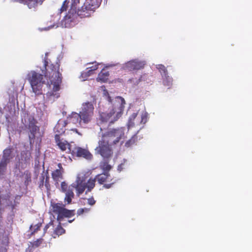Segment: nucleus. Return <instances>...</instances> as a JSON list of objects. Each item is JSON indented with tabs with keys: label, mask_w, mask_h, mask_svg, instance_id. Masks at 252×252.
I'll use <instances>...</instances> for the list:
<instances>
[{
	"label": "nucleus",
	"mask_w": 252,
	"mask_h": 252,
	"mask_svg": "<svg viewBox=\"0 0 252 252\" xmlns=\"http://www.w3.org/2000/svg\"><path fill=\"white\" fill-rule=\"evenodd\" d=\"M45 65L46 72L45 75V80L42 74L34 70L28 71L25 76V80L30 84L32 92L36 95L43 94L44 86L49 87V90L46 94L47 99L49 101H54L60 96L59 91L62 83L61 74L59 72V65L51 64Z\"/></svg>",
	"instance_id": "nucleus-1"
},
{
	"label": "nucleus",
	"mask_w": 252,
	"mask_h": 252,
	"mask_svg": "<svg viewBox=\"0 0 252 252\" xmlns=\"http://www.w3.org/2000/svg\"><path fill=\"white\" fill-rule=\"evenodd\" d=\"M103 100L99 107V125H109L117 121L122 116L126 105L121 96H112L106 90L103 91Z\"/></svg>",
	"instance_id": "nucleus-2"
},
{
	"label": "nucleus",
	"mask_w": 252,
	"mask_h": 252,
	"mask_svg": "<svg viewBox=\"0 0 252 252\" xmlns=\"http://www.w3.org/2000/svg\"><path fill=\"white\" fill-rule=\"evenodd\" d=\"M94 107L91 102L83 103L79 113L72 112L67 118V120H60L55 126L54 130L55 135L59 136L63 133L66 129L71 126L84 127L90 123L94 117Z\"/></svg>",
	"instance_id": "nucleus-3"
},
{
	"label": "nucleus",
	"mask_w": 252,
	"mask_h": 252,
	"mask_svg": "<svg viewBox=\"0 0 252 252\" xmlns=\"http://www.w3.org/2000/svg\"><path fill=\"white\" fill-rule=\"evenodd\" d=\"M90 174V171H81L77 174L75 181L69 186L67 191L65 193V202H66L67 204L71 203L74 195L72 188L76 189L77 195L79 196L85 191L86 189H87V192H89L94 188V180L90 179L87 183L86 182V179Z\"/></svg>",
	"instance_id": "nucleus-4"
},
{
	"label": "nucleus",
	"mask_w": 252,
	"mask_h": 252,
	"mask_svg": "<svg viewBox=\"0 0 252 252\" xmlns=\"http://www.w3.org/2000/svg\"><path fill=\"white\" fill-rule=\"evenodd\" d=\"M51 211L55 214L57 215V220L59 222V225L54 230L53 233L52 234L53 237L56 238L65 232L60 224L63 218H70L74 216V211L72 210H67L64 208V205L60 203H52Z\"/></svg>",
	"instance_id": "nucleus-5"
},
{
	"label": "nucleus",
	"mask_w": 252,
	"mask_h": 252,
	"mask_svg": "<svg viewBox=\"0 0 252 252\" xmlns=\"http://www.w3.org/2000/svg\"><path fill=\"white\" fill-rule=\"evenodd\" d=\"M148 115V113L145 109L133 113L128 118L127 123V128L129 129L134 127H137V129H141L147 122Z\"/></svg>",
	"instance_id": "nucleus-6"
},
{
	"label": "nucleus",
	"mask_w": 252,
	"mask_h": 252,
	"mask_svg": "<svg viewBox=\"0 0 252 252\" xmlns=\"http://www.w3.org/2000/svg\"><path fill=\"white\" fill-rule=\"evenodd\" d=\"M128 129L125 127H118L109 129L103 136L107 137L111 143L116 144L123 143L127 137Z\"/></svg>",
	"instance_id": "nucleus-7"
},
{
	"label": "nucleus",
	"mask_w": 252,
	"mask_h": 252,
	"mask_svg": "<svg viewBox=\"0 0 252 252\" xmlns=\"http://www.w3.org/2000/svg\"><path fill=\"white\" fill-rule=\"evenodd\" d=\"M22 121L25 127L29 129V138L31 144L32 139L39 138L41 136L39 127L35 125V120L33 117L28 114H23Z\"/></svg>",
	"instance_id": "nucleus-8"
},
{
	"label": "nucleus",
	"mask_w": 252,
	"mask_h": 252,
	"mask_svg": "<svg viewBox=\"0 0 252 252\" xmlns=\"http://www.w3.org/2000/svg\"><path fill=\"white\" fill-rule=\"evenodd\" d=\"M112 144L107 137L103 135L101 139L98 141V146L95 148V151L104 159H108L113 154Z\"/></svg>",
	"instance_id": "nucleus-9"
},
{
	"label": "nucleus",
	"mask_w": 252,
	"mask_h": 252,
	"mask_svg": "<svg viewBox=\"0 0 252 252\" xmlns=\"http://www.w3.org/2000/svg\"><path fill=\"white\" fill-rule=\"evenodd\" d=\"M146 63L144 61H141L138 59H134L128 61L123 64L122 68L126 70L132 71L142 69Z\"/></svg>",
	"instance_id": "nucleus-10"
},
{
	"label": "nucleus",
	"mask_w": 252,
	"mask_h": 252,
	"mask_svg": "<svg viewBox=\"0 0 252 252\" xmlns=\"http://www.w3.org/2000/svg\"><path fill=\"white\" fill-rule=\"evenodd\" d=\"M88 65V66L86 70L83 71L79 77L82 81L87 80L88 77L93 74L94 72L98 68L99 65L102 66V63H98L96 62L89 63Z\"/></svg>",
	"instance_id": "nucleus-11"
},
{
	"label": "nucleus",
	"mask_w": 252,
	"mask_h": 252,
	"mask_svg": "<svg viewBox=\"0 0 252 252\" xmlns=\"http://www.w3.org/2000/svg\"><path fill=\"white\" fill-rule=\"evenodd\" d=\"M72 153L76 154L77 157H82L88 160L91 159L93 157L92 155L87 149L79 147L74 148Z\"/></svg>",
	"instance_id": "nucleus-12"
},
{
	"label": "nucleus",
	"mask_w": 252,
	"mask_h": 252,
	"mask_svg": "<svg viewBox=\"0 0 252 252\" xmlns=\"http://www.w3.org/2000/svg\"><path fill=\"white\" fill-rule=\"evenodd\" d=\"M55 140L57 145L62 151L67 150L68 152L72 153L73 148L71 144L63 139H60L59 136L57 135H55Z\"/></svg>",
	"instance_id": "nucleus-13"
},
{
	"label": "nucleus",
	"mask_w": 252,
	"mask_h": 252,
	"mask_svg": "<svg viewBox=\"0 0 252 252\" xmlns=\"http://www.w3.org/2000/svg\"><path fill=\"white\" fill-rule=\"evenodd\" d=\"M101 0H87L84 4L83 9L88 11L90 14L99 7Z\"/></svg>",
	"instance_id": "nucleus-14"
},
{
	"label": "nucleus",
	"mask_w": 252,
	"mask_h": 252,
	"mask_svg": "<svg viewBox=\"0 0 252 252\" xmlns=\"http://www.w3.org/2000/svg\"><path fill=\"white\" fill-rule=\"evenodd\" d=\"M58 168L54 171L52 173V178L55 182L56 186L59 185V183L63 179V168L61 163H59Z\"/></svg>",
	"instance_id": "nucleus-15"
},
{
	"label": "nucleus",
	"mask_w": 252,
	"mask_h": 252,
	"mask_svg": "<svg viewBox=\"0 0 252 252\" xmlns=\"http://www.w3.org/2000/svg\"><path fill=\"white\" fill-rule=\"evenodd\" d=\"M92 179V178H91ZM95 179H96L98 181V182L102 184L105 182L109 181L110 179V176L108 174L107 172H104L103 173L98 175L96 176V178L94 179H93V180H94L95 181Z\"/></svg>",
	"instance_id": "nucleus-16"
},
{
	"label": "nucleus",
	"mask_w": 252,
	"mask_h": 252,
	"mask_svg": "<svg viewBox=\"0 0 252 252\" xmlns=\"http://www.w3.org/2000/svg\"><path fill=\"white\" fill-rule=\"evenodd\" d=\"M109 75V73L108 71L103 69L98 74L96 80L101 83L106 82L108 79Z\"/></svg>",
	"instance_id": "nucleus-17"
},
{
	"label": "nucleus",
	"mask_w": 252,
	"mask_h": 252,
	"mask_svg": "<svg viewBox=\"0 0 252 252\" xmlns=\"http://www.w3.org/2000/svg\"><path fill=\"white\" fill-rule=\"evenodd\" d=\"M163 84L165 86L169 88L172 84V79L167 73L165 75H162Z\"/></svg>",
	"instance_id": "nucleus-18"
},
{
	"label": "nucleus",
	"mask_w": 252,
	"mask_h": 252,
	"mask_svg": "<svg viewBox=\"0 0 252 252\" xmlns=\"http://www.w3.org/2000/svg\"><path fill=\"white\" fill-rule=\"evenodd\" d=\"M72 12H69L64 17V20L68 22L71 21V19L73 16V14L76 13V8L72 7L71 10Z\"/></svg>",
	"instance_id": "nucleus-19"
},
{
	"label": "nucleus",
	"mask_w": 252,
	"mask_h": 252,
	"mask_svg": "<svg viewBox=\"0 0 252 252\" xmlns=\"http://www.w3.org/2000/svg\"><path fill=\"white\" fill-rule=\"evenodd\" d=\"M156 68L159 70L162 76L167 73L165 67L162 64L157 65Z\"/></svg>",
	"instance_id": "nucleus-20"
},
{
	"label": "nucleus",
	"mask_w": 252,
	"mask_h": 252,
	"mask_svg": "<svg viewBox=\"0 0 252 252\" xmlns=\"http://www.w3.org/2000/svg\"><path fill=\"white\" fill-rule=\"evenodd\" d=\"M100 167L104 171V172H107V171H109L111 168V166L105 162H102L100 164Z\"/></svg>",
	"instance_id": "nucleus-21"
},
{
	"label": "nucleus",
	"mask_w": 252,
	"mask_h": 252,
	"mask_svg": "<svg viewBox=\"0 0 252 252\" xmlns=\"http://www.w3.org/2000/svg\"><path fill=\"white\" fill-rule=\"evenodd\" d=\"M41 223L39 222L35 225L32 224L30 227V229L32 234L35 233L41 226Z\"/></svg>",
	"instance_id": "nucleus-22"
},
{
	"label": "nucleus",
	"mask_w": 252,
	"mask_h": 252,
	"mask_svg": "<svg viewBox=\"0 0 252 252\" xmlns=\"http://www.w3.org/2000/svg\"><path fill=\"white\" fill-rule=\"evenodd\" d=\"M69 187H68L67 184L65 182H62L61 185V190L62 191L65 193L67 191Z\"/></svg>",
	"instance_id": "nucleus-23"
},
{
	"label": "nucleus",
	"mask_w": 252,
	"mask_h": 252,
	"mask_svg": "<svg viewBox=\"0 0 252 252\" xmlns=\"http://www.w3.org/2000/svg\"><path fill=\"white\" fill-rule=\"evenodd\" d=\"M43 239H39L34 241L33 243V245L36 247H38L40 246H42V247L44 246V243H43Z\"/></svg>",
	"instance_id": "nucleus-24"
},
{
	"label": "nucleus",
	"mask_w": 252,
	"mask_h": 252,
	"mask_svg": "<svg viewBox=\"0 0 252 252\" xmlns=\"http://www.w3.org/2000/svg\"><path fill=\"white\" fill-rule=\"evenodd\" d=\"M89 211H90V209L86 208H83V209H80L78 210L77 214L79 215H80L82 214L84 212L88 213L89 212Z\"/></svg>",
	"instance_id": "nucleus-25"
},
{
	"label": "nucleus",
	"mask_w": 252,
	"mask_h": 252,
	"mask_svg": "<svg viewBox=\"0 0 252 252\" xmlns=\"http://www.w3.org/2000/svg\"><path fill=\"white\" fill-rule=\"evenodd\" d=\"M134 137H132V138L128 141H126V142L125 143V146L128 147L131 146L133 143H134Z\"/></svg>",
	"instance_id": "nucleus-26"
},
{
	"label": "nucleus",
	"mask_w": 252,
	"mask_h": 252,
	"mask_svg": "<svg viewBox=\"0 0 252 252\" xmlns=\"http://www.w3.org/2000/svg\"><path fill=\"white\" fill-rule=\"evenodd\" d=\"M128 81L129 82L133 84L134 85H137L140 82V79H137L132 78V79H129Z\"/></svg>",
	"instance_id": "nucleus-27"
},
{
	"label": "nucleus",
	"mask_w": 252,
	"mask_h": 252,
	"mask_svg": "<svg viewBox=\"0 0 252 252\" xmlns=\"http://www.w3.org/2000/svg\"><path fill=\"white\" fill-rule=\"evenodd\" d=\"M53 225H54V223H53V221H51L47 225H46V226L44 228V231H46L47 230V229L50 227H53Z\"/></svg>",
	"instance_id": "nucleus-28"
},
{
	"label": "nucleus",
	"mask_w": 252,
	"mask_h": 252,
	"mask_svg": "<svg viewBox=\"0 0 252 252\" xmlns=\"http://www.w3.org/2000/svg\"><path fill=\"white\" fill-rule=\"evenodd\" d=\"M66 1H64L63 2V5L60 9L61 12H62L66 10Z\"/></svg>",
	"instance_id": "nucleus-29"
},
{
	"label": "nucleus",
	"mask_w": 252,
	"mask_h": 252,
	"mask_svg": "<svg viewBox=\"0 0 252 252\" xmlns=\"http://www.w3.org/2000/svg\"><path fill=\"white\" fill-rule=\"evenodd\" d=\"M95 200L93 198H90L88 199V203L90 205H93L95 204Z\"/></svg>",
	"instance_id": "nucleus-30"
},
{
	"label": "nucleus",
	"mask_w": 252,
	"mask_h": 252,
	"mask_svg": "<svg viewBox=\"0 0 252 252\" xmlns=\"http://www.w3.org/2000/svg\"><path fill=\"white\" fill-rule=\"evenodd\" d=\"M114 183L113 182L111 184H105L104 185V187L105 188H107V189H109L111 187V185L112 184H113Z\"/></svg>",
	"instance_id": "nucleus-31"
},
{
	"label": "nucleus",
	"mask_w": 252,
	"mask_h": 252,
	"mask_svg": "<svg viewBox=\"0 0 252 252\" xmlns=\"http://www.w3.org/2000/svg\"><path fill=\"white\" fill-rule=\"evenodd\" d=\"M30 155V153H29L28 152H27L26 154L25 157H24V155H22V156H23L22 158H24L26 160L27 158H28L29 157Z\"/></svg>",
	"instance_id": "nucleus-32"
},
{
	"label": "nucleus",
	"mask_w": 252,
	"mask_h": 252,
	"mask_svg": "<svg viewBox=\"0 0 252 252\" xmlns=\"http://www.w3.org/2000/svg\"><path fill=\"white\" fill-rule=\"evenodd\" d=\"M123 164H121L120 165H119L118 167V170L119 171H121L123 169Z\"/></svg>",
	"instance_id": "nucleus-33"
},
{
	"label": "nucleus",
	"mask_w": 252,
	"mask_h": 252,
	"mask_svg": "<svg viewBox=\"0 0 252 252\" xmlns=\"http://www.w3.org/2000/svg\"><path fill=\"white\" fill-rule=\"evenodd\" d=\"M6 250L5 249H2L0 250V252H6Z\"/></svg>",
	"instance_id": "nucleus-34"
},
{
	"label": "nucleus",
	"mask_w": 252,
	"mask_h": 252,
	"mask_svg": "<svg viewBox=\"0 0 252 252\" xmlns=\"http://www.w3.org/2000/svg\"><path fill=\"white\" fill-rule=\"evenodd\" d=\"M113 65L112 64H108V65H107L106 66V67H111V66H112Z\"/></svg>",
	"instance_id": "nucleus-35"
},
{
	"label": "nucleus",
	"mask_w": 252,
	"mask_h": 252,
	"mask_svg": "<svg viewBox=\"0 0 252 252\" xmlns=\"http://www.w3.org/2000/svg\"><path fill=\"white\" fill-rule=\"evenodd\" d=\"M70 129L71 130L75 131L76 132H77V129L76 128H71Z\"/></svg>",
	"instance_id": "nucleus-36"
},
{
	"label": "nucleus",
	"mask_w": 252,
	"mask_h": 252,
	"mask_svg": "<svg viewBox=\"0 0 252 252\" xmlns=\"http://www.w3.org/2000/svg\"><path fill=\"white\" fill-rule=\"evenodd\" d=\"M73 220H68V222L71 223V222H72L73 221Z\"/></svg>",
	"instance_id": "nucleus-37"
},
{
	"label": "nucleus",
	"mask_w": 252,
	"mask_h": 252,
	"mask_svg": "<svg viewBox=\"0 0 252 252\" xmlns=\"http://www.w3.org/2000/svg\"><path fill=\"white\" fill-rule=\"evenodd\" d=\"M49 28H50L49 27L46 28L45 29V30H48L49 29Z\"/></svg>",
	"instance_id": "nucleus-38"
},
{
	"label": "nucleus",
	"mask_w": 252,
	"mask_h": 252,
	"mask_svg": "<svg viewBox=\"0 0 252 252\" xmlns=\"http://www.w3.org/2000/svg\"><path fill=\"white\" fill-rule=\"evenodd\" d=\"M77 1V2H79V0H75V1Z\"/></svg>",
	"instance_id": "nucleus-39"
},
{
	"label": "nucleus",
	"mask_w": 252,
	"mask_h": 252,
	"mask_svg": "<svg viewBox=\"0 0 252 252\" xmlns=\"http://www.w3.org/2000/svg\"><path fill=\"white\" fill-rule=\"evenodd\" d=\"M1 114V111L0 110V115Z\"/></svg>",
	"instance_id": "nucleus-40"
}]
</instances>
